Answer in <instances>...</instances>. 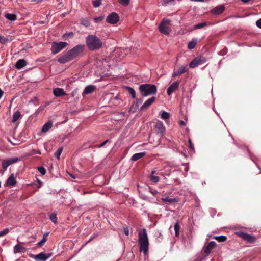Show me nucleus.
<instances>
[{
	"mask_svg": "<svg viewBox=\"0 0 261 261\" xmlns=\"http://www.w3.org/2000/svg\"><path fill=\"white\" fill-rule=\"evenodd\" d=\"M48 235V232H45L43 234V238H45L47 239V237Z\"/></svg>",
	"mask_w": 261,
	"mask_h": 261,
	"instance_id": "603ef678",
	"label": "nucleus"
},
{
	"mask_svg": "<svg viewBox=\"0 0 261 261\" xmlns=\"http://www.w3.org/2000/svg\"><path fill=\"white\" fill-rule=\"evenodd\" d=\"M63 151V147H61L57 150V151L55 153V156L56 157V158L58 160L60 159V156L61 155V154Z\"/></svg>",
	"mask_w": 261,
	"mask_h": 261,
	"instance_id": "e433bc0d",
	"label": "nucleus"
},
{
	"mask_svg": "<svg viewBox=\"0 0 261 261\" xmlns=\"http://www.w3.org/2000/svg\"><path fill=\"white\" fill-rule=\"evenodd\" d=\"M4 92L1 89H0V99L2 98Z\"/></svg>",
	"mask_w": 261,
	"mask_h": 261,
	"instance_id": "864d4df0",
	"label": "nucleus"
},
{
	"mask_svg": "<svg viewBox=\"0 0 261 261\" xmlns=\"http://www.w3.org/2000/svg\"><path fill=\"white\" fill-rule=\"evenodd\" d=\"M140 252H143L144 255L148 252L149 241L147 232L145 229L143 228L139 232V240Z\"/></svg>",
	"mask_w": 261,
	"mask_h": 261,
	"instance_id": "7ed1b4c3",
	"label": "nucleus"
},
{
	"mask_svg": "<svg viewBox=\"0 0 261 261\" xmlns=\"http://www.w3.org/2000/svg\"><path fill=\"white\" fill-rule=\"evenodd\" d=\"M179 82L178 81L174 82L172 83L167 89V93L169 96H170L172 93L175 91L178 88Z\"/></svg>",
	"mask_w": 261,
	"mask_h": 261,
	"instance_id": "f8f14e48",
	"label": "nucleus"
},
{
	"mask_svg": "<svg viewBox=\"0 0 261 261\" xmlns=\"http://www.w3.org/2000/svg\"><path fill=\"white\" fill-rule=\"evenodd\" d=\"M34 256H35V255H34L32 254V255H31V256H31V257H32V258H34Z\"/></svg>",
	"mask_w": 261,
	"mask_h": 261,
	"instance_id": "e2e57ef3",
	"label": "nucleus"
},
{
	"mask_svg": "<svg viewBox=\"0 0 261 261\" xmlns=\"http://www.w3.org/2000/svg\"><path fill=\"white\" fill-rule=\"evenodd\" d=\"M18 161V159L17 157L4 160L2 164V167L6 170L10 165L16 163Z\"/></svg>",
	"mask_w": 261,
	"mask_h": 261,
	"instance_id": "9d476101",
	"label": "nucleus"
},
{
	"mask_svg": "<svg viewBox=\"0 0 261 261\" xmlns=\"http://www.w3.org/2000/svg\"><path fill=\"white\" fill-rule=\"evenodd\" d=\"M154 128L156 132L160 135V136L162 137L164 135L165 128L161 121H158L156 122Z\"/></svg>",
	"mask_w": 261,
	"mask_h": 261,
	"instance_id": "9b49d317",
	"label": "nucleus"
},
{
	"mask_svg": "<svg viewBox=\"0 0 261 261\" xmlns=\"http://www.w3.org/2000/svg\"><path fill=\"white\" fill-rule=\"evenodd\" d=\"M215 239L219 242H223L226 240L227 238L225 236H216Z\"/></svg>",
	"mask_w": 261,
	"mask_h": 261,
	"instance_id": "c9c22d12",
	"label": "nucleus"
},
{
	"mask_svg": "<svg viewBox=\"0 0 261 261\" xmlns=\"http://www.w3.org/2000/svg\"><path fill=\"white\" fill-rule=\"evenodd\" d=\"M123 230L125 234L128 236L129 234V229L128 227H124Z\"/></svg>",
	"mask_w": 261,
	"mask_h": 261,
	"instance_id": "8fccbe9b",
	"label": "nucleus"
},
{
	"mask_svg": "<svg viewBox=\"0 0 261 261\" xmlns=\"http://www.w3.org/2000/svg\"><path fill=\"white\" fill-rule=\"evenodd\" d=\"M9 232V229L8 228H5L3 230L0 231V237H2L6 234H7Z\"/></svg>",
	"mask_w": 261,
	"mask_h": 261,
	"instance_id": "a19ab883",
	"label": "nucleus"
},
{
	"mask_svg": "<svg viewBox=\"0 0 261 261\" xmlns=\"http://www.w3.org/2000/svg\"><path fill=\"white\" fill-rule=\"evenodd\" d=\"M216 243L214 241H211L204 250V252L206 254H208L215 247Z\"/></svg>",
	"mask_w": 261,
	"mask_h": 261,
	"instance_id": "dca6fc26",
	"label": "nucleus"
},
{
	"mask_svg": "<svg viewBox=\"0 0 261 261\" xmlns=\"http://www.w3.org/2000/svg\"><path fill=\"white\" fill-rule=\"evenodd\" d=\"M155 171H152V172H151V175H153V174H154V173H155Z\"/></svg>",
	"mask_w": 261,
	"mask_h": 261,
	"instance_id": "680f3d73",
	"label": "nucleus"
},
{
	"mask_svg": "<svg viewBox=\"0 0 261 261\" xmlns=\"http://www.w3.org/2000/svg\"><path fill=\"white\" fill-rule=\"evenodd\" d=\"M155 100V97H151L148 99L141 106L140 108V110L142 111L145 109L148 108L152 103H153Z\"/></svg>",
	"mask_w": 261,
	"mask_h": 261,
	"instance_id": "2eb2a0df",
	"label": "nucleus"
},
{
	"mask_svg": "<svg viewBox=\"0 0 261 261\" xmlns=\"http://www.w3.org/2000/svg\"><path fill=\"white\" fill-rule=\"evenodd\" d=\"M187 70L188 69L186 66L182 65L179 67L178 70L174 71V72L172 73V76L173 77H175L182 74H184L187 71Z\"/></svg>",
	"mask_w": 261,
	"mask_h": 261,
	"instance_id": "ddd939ff",
	"label": "nucleus"
},
{
	"mask_svg": "<svg viewBox=\"0 0 261 261\" xmlns=\"http://www.w3.org/2000/svg\"><path fill=\"white\" fill-rule=\"evenodd\" d=\"M17 241L18 242V243H22L21 242H20L19 240H18V238H17Z\"/></svg>",
	"mask_w": 261,
	"mask_h": 261,
	"instance_id": "0e129e2a",
	"label": "nucleus"
},
{
	"mask_svg": "<svg viewBox=\"0 0 261 261\" xmlns=\"http://www.w3.org/2000/svg\"><path fill=\"white\" fill-rule=\"evenodd\" d=\"M255 240L256 238L249 234H248L246 239H245V241H247V242L250 243H253L255 242Z\"/></svg>",
	"mask_w": 261,
	"mask_h": 261,
	"instance_id": "f704fd0d",
	"label": "nucleus"
},
{
	"mask_svg": "<svg viewBox=\"0 0 261 261\" xmlns=\"http://www.w3.org/2000/svg\"><path fill=\"white\" fill-rule=\"evenodd\" d=\"M26 65V61L24 59H19L15 64V67L18 69H20Z\"/></svg>",
	"mask_w": 261,
	"mask_h": 261,
	"instance_id": "4be33fe9",
	"label": "nucleus"
},
{
	"mask_svg": "<svg viewBox=\"0 0 261 261\" xmlns=\"http://www.w3.org/2000/svg\"><path fill=\"white\" fill-rule=\"evenodd\" d=\"M47 239L45 238H42V239L37 243L38 246H41L43 243L46 242Z\"/></svg>",
	"mask_w": 261,
	"mask_h": 261,
	"instance_id": "a18cd8bd",
	"label": "nucleus"
},
{
	"mask_svg": "<svg viewBox=\"0 0 261 261\" xmlns=\"http://www.w3.org/2000/svg\"><path fill=\"white\" fill-rule=\"evenodd\" d=\"M103 19H104V17L103 16H99V17H97L94 18V20L95 22L97 23V22H98L99 21H101Z\"/></svg>",
	"mask_w": 261,
	"mask_h": 261,
	"instance_id": "c03bdc74",
	"label": "nucleus"
},
{
	"mask_svg": "<svg viewBox=\"0 0 261 261\" xmlns=\"http://www.w3.org/2000/svg\"><path fill=\"white\" fill-rule=\"evenodd\" d=\"M161 118L165 121L168 120L170 117V114L166 111H162L161 112Z\"/></svg>",
	"mask_w": 261,
	"mask_h": 261,
	"instance_id": "a878e982",
	"label": "nucleus"
},
{
	"mask_svg": "<svg viewBox=\"0 0 261 261\" xmlns=\"http://www.w3.org/2000/svg\"><path fill=\"white\" fill-rule=\"evenodd\" d=\"M6 184L8 186L13 187L16 184V180L14 174L12 173L7 180Z\"/></svg>",
	"mask_w": 261,
	"mask_h": 261,
	"instance_id": "f3484780",
	"label": "nucleus"
},
{
	"mask_svg": "<svg viewBox=\"0 0 261 261\" xmlns=\"http://www.w3.org/2000/svg\"><path fill=\"white\" fill-rule=\"evenodd\" d=\"M207 61V59L203 57H197L194 58L189 64V67L194 68L199 65L203 64Z\"/></svg>",
	"mask_w": 261,
	"mask_h": 261,
	"instance_id": "0eeeda50",
	"label": "nucleus"
},
{
	"mask_svg": "<svg viewBox=\"0 0 261 261\" xmlns=\"http://www.w3.org/2000/svg\"><path fill=\"white\" fill-rule=\"evenodd\" d=\"M188 143H189V144L190 148L191 150H193L194 149V146H193V145L192 144L191 140L190 139H189Z\"/></svg>",
	"mask_w": 261,
	"mask_h": 261,
	"instance_id": "09e8293b",
	"label": "nucleus"
},
{
	"mask_svg": "<svg viewBox=\"0 0 261 261\" xmlns=\"http://www.w3.org/2000/svg\"><path fill=\"white\" fill-rule=\"evenodd\" d=\"M150 180L152 183L156 184L159 181V177L156 176L151 175Z\"/></svg>",
	"mask_w": 261,
	"mask_h": 261,
	"instance_id": "4c0bfd02",
	"label": "nucleus"
},
{
	"mask_svg": "<svg viewBox=\"0 0 261 261\" xmlns=\"http://www.w3.org/2000/svg\"><path fill=\"white\" fill-rule=\"evenodd\" d=\"M197 40L196 39H193L191 41L189 42L188 44V48L190 49H193L196 44Z\"/></svg>",
	"mask_w": 261,
	"mask_h": 261,
	"instance_id": "c85d7f7f",
	"label": "nucleus"
},
{
	"mask_svg": "<svg viewBox=\"0 0 261 261\" xmlns=\"http://www.w3.org/2000/svg\"><path fill=\"white\" fill-rule=\"evenodd\" d=\"M0 42L1 43H4L5 42L4 38L2 37L1 36H0Z\"/></svg>",
	"mask_w": 261,
	"mask_h": 261,
	"instance_id": "5fc2aeb1",
	"label": "nucleus"
},
{
	"mask_svg": "<svg viewBox=\"0 0 261 261\" xmlns=\"http://www.w3.org/2000/svg\"><path fill=\"white\" fill-rule=\"evenodd\" d=\"M146 154L145 152H142L140 153H137L134 154L131 158V160L133 161H136L140 159H141Z\"/></svg>",
	"mask_w": 261,
	"mask_h": 261,
	"instance_id": "aec40b11",
	"label": "nucleus"
},
{
	"mask_svg": "<svg viewBox=\"0 0 261 261\" xmlns=\"http://www.w3.org/2000/svg\"><path fill=\"white\" fill-rule=\"evenodd\" d=\"M85 48V46L84 44L77 45L68 51L62 54L57 60L62 64L67 63L78 57Z\"/></svg>",
	"mask_w": 261,
	"mask_h": 261,
	"instance_id": "f257e3e1",
	"label": "nucleus"
},
{
	"mask_svg": "<svg viewBox=\"0 0 261 261\" xmlns=\"http://www.w3.org/2000/svg\"><path fill=\"white\" fill-rule=\"evenodd\" d=\"M25 250V248L19 244H16L14 246L13 248V252L15 254L24 251Z\"/></svg>",
	"mask_w": 261,
	"mask_h": 261,
	"instance_id": "412c9836",
	"label": "nucleus"
},
{
	"mask_svg": "<svg viewBox=\"0 0 261 261\" xmlns=\"http://www.w3.org/2000/svg\"><path fill=\"white\" fill-rule=\"evenodd\" d=\"M53 93L54 95L56 97H60L62 96H64L66 95V93L64 91V89L62 88H57L53 90Z\"/></svg>",
	"mask_w": 261,
	"mask_h": 261,
	"instance_id": "a211bd4d",
	"label": "nucleus"
},
{
	"mask_svg": "<svg viewBox=\"0 0 261 261\" xmlns=\"http://www.w3.org/2000/svg\"><path fill=\"white\" fill-rule=\"evenodd\" d=\"M53 126V122L49 121L47 123H45L42 127L41 132L46 133Z\"/></svg>",
	"mask_w": 261,
	"mask_h": 261,
	"instance_id": "6ab92c4d",
	"label": "nucleus"
},
{
	"mask_svg": "<svg viewBox=\"0 0 261 261\" xmlns=\"http://www.w3.org/2000/svg\"><path fill=\"white\" fill-rule=\"evenodd\" d=\"M207 25V23L204 22L202 23H200L198 24H197L194 25V29H199L203 28L204 27L206 26Z\"/></svg>",
	"mask_w": 261,
	"mask_h": 261,
	"instance_id": "58836bf2",
	"label": "nucleus"
},
{
	"mask_svg": "<svg viewBox=\"0 0 261 261\" xmlns=\"http://www.w3.org/2000/svg\"><path fill=\"white\" fill-rule=\"evenodd\" d=\"M238 236L240 237V238H242L243 240H245L246 239L248 233H245L241 231H237L235 233Z\"/></svg>",
	"mask_w": 261,
	"mask_h": 261,
	"instance_id": "2f4dec72",
	"label": "nucleus"
},
{
	"mask_svg": "<svg viewBox=\"0 0 261 261\" xmlns=\"http://www.w3.org/2000/svg\"><path fill=\"white\" fill-rule=\"evenodd\" d=\"M125 88L127 90L133 98H136V92L133 88L129 86H126Z\"/></svg>",
	"mask_w": 261,
	"mask_h": 261,
	"instance_id": "393cba45",
	"label": "nucleus"
},
{
	"mask_svg": "<svg viewBox=\"0 0 261 261\" xmlns=\"http://www.w3.org/2000/svg\"><path fill=\"white\" fill-rule=\"evenodd\" d=\"M81 23L86 27L90 25V23L87 18H83L80 19Z\"/></svg>",
	"mask_w": 261,
	"mask_h": 261,
	"instance_id": "cd10ccee",
	"label": "nucleus"
},
{
	"mask_svg": "<svg viewBox=\"0 0 261 261\" xmlns=\"http://www.w3.org/2000/svg\"><path fill=\"white\" fill-rule=\"evenodd\" d=\"M51 254L40 253L34 256V259L36 261H46L51 256Z\"/></svg>",
	"mask_w": 261,
	"mask_h": 261,
	"instance_id": "1a4fd4ad",
	"label": "nucleus"
},
{
	"mask_svg": "<svg viewBox=\"0 0 261 261\" xmlns=\"http://www.w3.org/2000/svg\"><path fill=\"white\" fill-rule=\"evenodd\" d=\"M68 45V43L65 42H53L51 44L50 50L54 55L57 54Z\"/></svg>",
	"mask_w": 261,
	"mask_h": 261,
	"instance_id": "39448f33",
	"label": "nucleus"
},
{
	"mask_svg": "<svg viewBox=\"0 0 261 261\" xmlns=\"http://www.w3.org/2000/svg\"><path fill=\"white\" fill-rule=\"evenodd\" d=\"M5 17L9 20L14 21L17 19V16L14 14L6 13Z\"/></svg>",
	"mask_w": 261,
	"mask_h": 261,
	"instance_id": "b1692460",
	"label": "nucleus"
},
{
	"mask_svg": "<svg viewBox=\"0 0 261 261\" xmlns=\"http://www.w3.org/2000/svg\"><path fill=\"white\" fill-rule=\"evenodd\" d=\"M170 21L168 19H164L159 25L160 31L165 34L168 35L171 32Z\"/></svg>",
	"mask_w": 261,
	"mask_h": 261,
	"instance_id": "423d86ee",
	"label": "nucleus"
},
{
	"mask_svg": "<svg viewBox=\"0 0 261 261\" xmlns=\"http://www.w3.org/2000/svg\"><path fill=\"white\" fill-rule=\"evenodd\" d=\"M8 141L12 144V145H15V143H13V142H12L9 139H8Z\"/></svg>",
	"mask_w": 261,
	"mask_h": 261,
	"instance_id": "052dcab7",
	"label": "nucleus"
},
{
	"mask_svg": "<svg viewBox=\"0 0 261 261\" xmlns=\"http://www.w3.org/2000/svg\"><path fill=\"white\" fill-rule=\"evenodd\" d=\"M184 124H185V123H184V121L181 120V121H179V124L180 125H184Z\"/></svg>",
	"mask_w": 261,
	"mask_h": 261,
	"instance_id": "4d7b16f0",
	"label": "nucleus"
},
{
	"mask_svg": "<svg viewBox=\"0 0 261 261\" xmlns=\"http://www.w3.org/2000/svg\"><path fill=\"white\" fill-rule=\"evenodd\" d=\"M142 99H137V101H136V103H137V105H138L139 103H141L142 102Z\"/></svg>",
	"mask_w": 261,
	"mask_h": 261,
	"instance_id": "6e6d98bb",
	"label": "nucleus"
},
{
	"mask_svg": "<svg viewBox=\"0 0 261 261\" xmlns=\"http://www.w3.org/2000/svg\"><path fill=\"white\" fill-rule=\"evenodd\" d=\"M108 142H109L108 140H106L105 141H104L103 142L101 143L100 145H99L98 147H101L103 146Z\"/></svg>",
	"mask_w": 261,
	"mask_h": 261,
	"instance_id": "3c124183",
	"label": "nucleus"
},
{
	"mask_svg": "<svg viewBox=\"0 0 261 261\" xmlns=\"http://www.w3.org/2000/svg\"><path fill=\"white\" fill-rule=\"evenodd\" d=\"M73 36V33L72 32H70L69 33H65L63 35V37H70L72 38Z\"/></svg>",
	"mask_w": 261,
	"mask_h": 261,
	"instance_id": "49530a36",
	"label": "nucleus"
},
{
	"mask_svg": "<svg viewBox=\"0 0 261 261\" xmlns=\"http://www.w3.org/2000/svg\"><path fill=\"white\" fill-rule=\"evenodd\" d=\"M20 112L18 111L15 112L13 116L12 122H15L20 117Z\"/></svg>",
	"mask_w": 261,
	"mask_h": 261,
	"instance_id": "c756f323",
	"label": "nucleus"
},
{
	"mask_svg": "<svg viewBox=\"0 0 261 261\" xmlns=\"http://www.w3.org/2000/svg\"><path fill=\"white\" fill-rule=\"evenodd\" d=\"M256 25L257 27L261 29V18L256 21Z\"/></svg>",
	"mask_w": 261,
	"mask_h": 261,
	"instance_id": "de8ad7c7",
	"label": "nucleus"
},
{
	"mask_svg": "<svg viewBox=\"0 0 261 261\" xmlns=\"http://www.w3.org/2000/svg\"><path fill=\"white\" fill-rule=\"evenodd\" d=\"M175 0H161V5L163 6H166L170 3L174 4Z\"/></svg>",
	"mask_w": 261,
	"mask_h": 261,
	"instance_id": "72a5a7b5",
	"label": "nucleus"
},
{
	"mask_svg": "<svg viewBox=\"0 0 261 261\" xmlns=\"http://www.w3.org/2000/svg\"><path fill=\"white\" fill-rule=\"evenodd\" d=\"M162 200L163 201L168 202L169 203L176 202L178 201V200L176 198H170L168 197H165V198H163L162 199Z\"/></svg>",
	"mask_w": 261,
	"mask_h": 261,
	"instance_id": "7c9ffc66",
	"label": "nucleus"
},
{
	"mask_svg": "<svg viewBox=\"0 0 261 261\" xmlns=\"http://www.w3.org/2000/svg\"><path fill=\"white\" fill-rule=\"evenodd\" d=\"M139 89L143 97L155 94L157 92V88L155 85L148 84L141 85Z\"/></svg>",
	"mask_w": 261,
	"mask_h": 261,
	"instance_id": "20e7f679",
	"label": "nucleus"
},
{
	"mask_svg": "<svg viewBox=\"0 0 261 261\" xmlns=\"http://www.w3.org/2000/svg\"><path fill=\"white\" fill-rule=\"evenodd\" d=\"M130 0H119V3L124 6H127L129 3Z\"/></svg>",
	"mask_w": 261,
	"mask_h": 261,
	"instance_id": "79ce46f5",
	"label": "nucleus"
},
{
	"mask_svg": "<svg viewBox=\"0 0 261 261\" xmlns=\"http://www.w3.org/2000/svg\"><path fill=\"white\" fill-rule=\"evenodd\" d=\"M38 153L40 154L41 153L40 151H38Z\"/></svg>",
	"mask_w": 261,
	"mask_h": 261,
	"instance_id": "69168bd1",
	"label": "nucleus"
},
{
	"mask_svg": "<svg viewBox=\"0 0 261 261\" xmlns=\"http://www.w3.org/2000/svg\"><path fill=\"white\" fill-rule=\"evenodd\" d=\"M120 51H121V49H118H118H116L115 51L116 52V54H118V53H119Z\"/></svg>",
	"mask_w": 261,
	"mask_h": 261,
	"instance_id": "13d9d810",
	"label": "nucleus"
},
{
	"mask_svg": "<svg viewBox=\"0 0 261 261\" xmlns=\"http://www.w3.org/2000/svg\"><path fill=\"white\" fill-rule=\"evenodd\" d=\"M95 89V86L93 85H89L85 87L84 92L83 94L87 95L90 93H91L93 92Z\"/></svg>",
	"mask_w": 261,
	"mask_h": 261,
	"instance_id": "5701e85b",
	"label": "nucleus"
},
{
	"mask_svg": "<svg viewBox=\"0 0 261 261\" xmlns=\"http://www.w3.org/2000/svg\"><path fill=\"white\" fill-rule=\"evenodd\" d=\"M86 43L90 50H97L102 46V42L100 38L95 35H89L86 38Z\"/></svg>",
	"mask_w": 261,
	"mask_h": 261,
	"instance_id": "f03ea898",
	"label": "nucleus"
},
{
	"mask_svg": "<svg viewBox=\"0 0 261 261\" xmlns=\"http://www.w3.org/2000/svg\"><path fill=\"white\" fill-rule=\"evenodd\" d=\"M225 10V7L223 5L218 6L212 10V12L214 15H219L222 13Z\"/></svg>",
	"mask_w": 261,
	"mask_h": 261,
	"instance_id": "4468645a",
	"label": "nucleus"
},
{
	"mask_svg": "<svg viewBox=\"0 0 261 261\" xmlns=\"http://www.w3.org/2000/svg\"><path fill=\"white\" fill-rule=\"evenodd\" d=\"M38 170L42 175H45L46 172V169L43 167H38Z\"/></svg>",
	"mask_w": 261,
	"mask_h": 261,
	"instance_id": "37998d69",
	"label": "nucleus"
},
{
	"mask_svg": "<svg viewBox=\"0 0 261 261\" xmlns=\"http://www.w3.org/2000/svg\"><path fill=\"white\" fill-rule=\"evenodd\" d=\"M174 230H175V236L178 237L179 236V229H180V226L179 224L178 221L177 220L176 223L174 224Z\"/></svg>",
	"mask_w": 261,
	"mask_h": 261,
	"instance_id": "bb28decb",
	"label": "nucleus"
},
{
	"mask_svg": "<svg viewBox=\"0 0 261 261\" xmlns=\"http://www.w3.org/2000/svg\"><path fill=\"white\" fill-rule=\"evenodd\" d=\"M151 192L153 194H154V195H155V194H156V193H157V191H154V192H152V191H151Z\"/></svg>",
	"mask_w": 261,
	"mask_h": 261,
	"instance_id": "bf43d9fd",
	"label": "nucleus"
},
{
	"mask_svg": "<svg viewBox=\"0 0 261 261\" xmlns=\"http://www.w3.org/2000/svg\"><path fill=\"white\" fill-rule=\"evenodd\" d=\"M49 219L54 223H55V224L57 223V217L56 214H55L54 213H52V214H50Z\"/></svg>",
	"mask_w": 261,
	"mask_h": 261,
	"instance_id": "473e14b6",
	"label": "nucleus"
},
{
	"mask_svg": "<svg viewBox=\"0 0 261 261\" xmlns=\"http://www.w3.org/2000/svg\"><path fill=\"white\" fill-rule=\"evenodd\" d=\"M92 4L95 8H97L100 6L101 0H94L92 2Z\"/></svg>",
	"mask_w": 261,
	"mask_h": 261,
	"instance_id": "ea45409f",
	"label": "nucleus"
},
{
	"mask_svg": "<svg viewBox=\"0 0 261 261\" xmlns=\"http://www.w3.org/2000/svg\"><path fill=\"white\" fill-rule=\"evenodd\" d=\"M119 20V15L115 12H112L110 13L106 18L107 22L112 24L117 23Z\"/></svg>",
	"mask_w": 261,
	"mask_h": 261,
	"instance_id": "6e6552de",
	"label": "nucleus"
}]
</instances>
